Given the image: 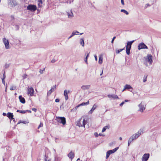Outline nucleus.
Wrapping results in <instances>:
<instances>
[{
	"label": "nucleus",
	"instance_id": "1",
	"mask_svg": "<svg viewBox=\"0 0 161 161\" xmlns=\"http://www.w3.org/2000/svg\"><path fill=\"white\" fill-rule=\"evenodd\" d=\"M55 119L57 122L64 125L66 124V119L64 117H56Z\"/></svg>",
	"mask_w": 161,
	"mask_h": 161
},
{
	"label": "nucleus",
	"instance_id": "2",
	"mask_svg": "<svg viewBox=\"0 0 161 161\" xmlns=\"http://www.w3.org/2000/svg\"><path fill=\"white\" fill-rule=\"evenodd\" d=\"M37 9L36 5L30 4L27 7V10H29L31 12H34Z\"/></svg>",
	"mask_w": 161,
	"mask_h": 161
},
{
	"label": "nucleus",
	"instance_id": "3",
	"mask_svg": "<svg viewBox=\"0 0 161 161\" xmlns=\"http://www.w3.org/2000/svg\"><path fill=\"white\" fill-rule=\"evenodd\" d=\"M8 4L9 6L12 8L14 7L18 4L16 0H8Z\"/></svg>",
	"mask_w": 161,
	"mask_h": 161
},
{
	"label": "nucleus",
	"instance_id": "4",
	"mask_svg": "<svg viewBox=\"0 0 161 161\" xmlns=\"http://www.w3.org/2000/svg\"><path fill=\"white\" fill-rule=\"evenodd\" d=\"M119 148V147H116L114 149H112V150H110L108 151L106 153V159H107L109 157L110 155L112 153H115V152H116L117 150Z\"/></svg>",
	"mask_w": 161,
	"mask_h": 161
},
{
	"label": "nucleus",
	"instance_id": "5",
	"mask_svg": "<svg viewBox=\"0 0 161 161\" xmlns=\"http://www.w3.org/2000/svg\"><path fill=\"white\" fill-rule=\"evenodd\" d=\"M138 49L139 50L142 49H148V47L143 42H141L140 43L138 46Z\"/></svg>",
	"mask_w": 161,
	"mask_h": 161
},
{
	"label": "nucleus",
	"instance_id": "6",
	"mask_svg": "<svg viewBox=\"0 0 161 161\" xmlns=\"http://www.w3.org/2000/svg\"><path fill=\"white\" fill-rule=\"evenodd\" d=\"M152 57V55L151 54H149L147 55V58H146V60L148 62L150 65L153 62Z\"/></svg>",
	"mask_w": 161,
	"mask_h": 161
},
{
	"label": "nucleus",
	"instance_id": "7",
	"mask_svg": "<svg viewBox=\"0 0 161 161\" xmlns=\"http://www.w3.org/2000/svg\"><path fill=\"white\" fill-rule=\"evenodd\" d=\"M150 156L149 153H145L142 156V161H147Z\"/></svg>",
	"mask_w": 161,
	"mask_h": 161
},
{
	"label": "nucleus",
	"instance_id": "8",
	"mask_svg": "<svg viewBox=\"0 0 161 161\" xmlns=\"http://www.w3.org/2000/svg\"><path fill=\"white\" fill-rule=\"evenodd\" d=\"M3 42L5 44V47L6 49H8L9 48V42L8 40H6L5 38L3 39Z\"/></svg>",
	"mask_w": 161,
	"mask_h": 161
},
{
	"label": "nucleus",
	"instance_id": "9",
	"mask_svg": "<svg viewBox=\"0 0 161 161\" xmlns=\"http://www.w3.org/2000/svg\"><path fill=\"white\" fill-rule=\"evenodd\" d=\"M34 91L32 87H30L28 89V94H30V96H32L34 95Z\"/></svg>",
	"mask_w": 161,
	"mask_h": 161
},
{
	"label": "nucleus",
	"instance_id": "10",
	"mask_svg": "<svg viewBox=\"0 0 161 161\" xmlns=\"http://www.w3.org/2000/svg\"><path fill=\"white\" fill-rule=\"evenodd\" d=\"M142 103L139 104L138 105V106L139 108V109L138 110V111H140L141 112H143L144 110H145V107H144V105H142Z\"/></svg>",
	"mask_w": 161,
	"mask_h": 161
},
{
	"label": "nucleus",
	"instance_id": "11",
	"mask_svg": "<svg viewBox=\"0 0 161 161\" xmlns=\"http://www.w3.org/2000/svg\"><path fill=\"white\" fill-rule=\"evenodd\" d=\"M134 40H132L130 41H128L127 42V44L126 45V48L131 49V45L132 43L134 42Z\"/></svg>",
	"mask_w": 161,
	"mask_h": 161
},
{
	"label": "nucleus",
	"instance_id": "12",
	"mask_svg": "<svg viewBox=\"0 0 161 161\" xmlns=\"http://www.w3.org/2000/svg\"><path fill=\"white\" fill-rule=\"evenodd\" d=\"M7 116L10 119V122H11L13 119H14V115L13 113L8 112L7 114Z\"/></svg>",
	"mask_w": 161,
	"mask_h": 161
},
{
	"label": "nucleus",
	"instance_id": "13",
	"mask_svg": "<svg viewBox=\"0 0 161 161\" xmlns=\"http://www.w3.org/2000/svg\"><path fill=\"white\" fill-rule=\"evenodd\" d=\"M97 105L96 104H94L93 107H92L91 109L89 111L88 114H92L93 111L96 109L97 107Z\"/></svg>",
	"mask_w": 161,
	"mask_h": 161
},
{
	"label": "nucleus",
	"instance_id": "14",
	"mask_svg": "<svg viewBox=\"0 0 161 161\" xmlns=\"http://www.w3.org/2000/svg\"><path fill=\"white\" fill-rule=\"evenodd\" d=\"M69 92V91H67L66 90H64V95L65 97V100H67L68 99V93Z\"/></svg>",
	"mask_w": 161,
	"mask_h": 161
},
{
	"label": "nucleus",
	"instance_id": "15",
	"mask_svg": "<svg viewBox=\"0 0 161 161\" xmlns=\"http://www.w3.org/2000/svg\"><path fill=\"white\" fill-rule=\"evenodd\" d=\"M108 96L109 98H112L114 99H119V98L118 97V96L115 94H108Z\"/></svg>",
	"mask_w": 161,
	"mask_h": 161
},
{
	"label": "nucleus",
	"instance_id": "16",
	"mask_svg": "<svg viewBox=\"0 0 161 161\" xmlns=\"http://www.w3.org/2000/svg\"><path fill=\"white\" fill-rule=\"evenodd\" d=\"M19 100L20 102L22 103H25V98L22 97L21 95L19 96Z\"/></svg>",
	"mask_w": 161,
	"mask_h": 161
},
{
	"label": "nucleus",
	"instance_id": "17",
	"mask_svg": "<svg viewBox=\"0 0 161 161\" xmlns=\"http://www.w3.org/2000/svg\"><path fill=\"white\" fill-rule=\"evenodd\" d=\"M132 87L130 85L126 84L125 86V89L128 90L131 92H132V90H130V89H132Z\"/></svg>",
	"mask_w": 161,
	"mask_h": 161
},
{
	"label": "nucleus",
	"instance_id": "18",
	"mask_svg": "<svg viewBox=\"0 0 161 161\" xmlns=\"http://www.w3.org/2000/svg\"><path fill=\"white\" fill-rule=\"evenodd\" d=\"M68 156L71 160H72L74 157L75 154L71 151L68 154Z\"/></svg>",
	"mask_w": 161,
	"mask_h": 161
},
{
	"label": "nucleus",
	"instance_id": "19",
	"mask_svg": "<svg viewBox=\"0 0 161 161\" xmlns=\"http://www.w3.org/2000/svg\"><path fill=\"white\" fill-rule=\"evenodd\" d=\"M135 139V138H134L133 136L132 135L129 138L128 143V146H129L130 145V143L134 140Z\"/></svg>",
	"mask_w": 161,
	"mask_h": 161
},
{
	"label": "nucleus",
	"instance_id": "20",
	"mask_svg": "<svg viewBox=\"0 0 161 161\" xmlns=\"http://www.w3.org/2000/svg\"><path fill=\"white\" fill-rule=\"evenodd\" d=\"M90 85H83L81 87V88L83 90H87L89 89Z\"/></svg>",
	"mask_w": 161,
	"mask_h": 161
},
{
	"label": "nucleus",
	"instance_id": "21",
	"mask_svg": "<svg viewBox=\"0 0 161 161\" xmlns=\"http://www.w3.org/2000/svg\"><path fill=\"white\" fill-rule=\"evenodd\" d=\"M77 33H79V32L76 31H73L71 35L68 38V39H69V38H71L75 35H77Z\"/></svg>",
	"mask_w": 161,
	"mask_h": 161
},
{
	"label": "nucleus",
	"instance_id": "22",
	"mask_svg": "<svg viewBox=\"0 0 161 161\" xmlns=\"http://www.w3.org/2000/svg\"><path fill=\"white\" fill-rule=\"evenodd\" d=\"M89 103V101H88L87 102L85 103V102H83L82 103H80V104H79L78 106H77L76 107H79L80 106H82L85 105H87Z\"/></svg>",
	"mask_w": 161,
	"mask_h": 161
},
{
	"label": "nucleus",
	"instance_id": "23",
	"mask_svg": "<svg viewBox=\"0 0 161 161\" xmlns=\"http://www.w3.org/2000/svg\"><path fill=\"white\" fill-rule=\"evenodd\" d=\"M80 44H81L83 47L84 46L85 43L84 42V39L83 38H82L80 39Z\"/></svg>",
	"mask_w": 161,
	"mask_h": 161
},
{
	"label": "nucleus",
	"instance_id": "24",
	"mask_svg": "<svg viewBox=\"0 0 161 161\" xmlns=\"http://www.w3.org/2000/svg\"><path fill=\"white\" fill-rule=\"evenodd\" d=\"M143 133V130L140 129L136 133V134H137V135H138V136L139 137L140 135H141Z\"/></svg>",
	"mask_w": 161,
	"mask_h": 161
},
{
	"label": "nucleus",
	"instance_id": "25",
	"mask_svg": "<svg viewBox=\"0 0 161 161\" xmlns=\"http://www.w3.org/2000/svg\"><path fill=\"white\" fill-rule=\"evenodd\" d=\"M103 58L102 56L100 55L99 57L98 63L99 64H101L103 63Z\"/></svg>",
	"mask_w": 161,
	"mask_h": 161
},
{
	"label": "nucleus",
	"instance_id": "26",
	"mask_svg": "<svg viewBox=\"0 0 161 161\" xmlns=\"http://www.w3.org/2000/svg\"><path fill=\"white\" fill-rule=\"evenodd\" d=\"M109 127L108 125H106V126L104 127L103 128V129L102 130V132H103L106 130V129H109Z\"/></svg>",
	"mask_w": 161,
	"mask_h": 161
},
{
	"label": "nucleus",
	"instance_id": "27",
	"mask_svg": "<svg viewBox=\"0 0 161 161\" xmlns=\"http://www.w3.org/2000/svg\"><path fill=\"white\" fill-rule=\"evenodd\" d=\"M67 14L69 17H72L73 16V14L71 10H70L69 13L67 12Z\"/></svg>",
	"mask_w": 161,
	"mask_h": 161
},
{
	"label": "nucleus",
	"instance_id": "28",
	"mask_svg": "<svg viewBox=\"0 0 161 161\" xmlns=\"http://www.w3.org/2000/svg\"><path fill=\"white\" fill-rule=\"evenodd\" d=\"M77 125L79 127H82V125L80 123V119H79L78 121L77 122Z\"/></svg>",
	"mask_w": 161,
	"mask_h": 161
},
{
	"label": "nucleus",
	"instance_id": "29",
	"mask_svg": "<svg viewBox=\"0 0 161 161\" xmlns=\"http://www.w3.org/2000/svg\"><path fill=\"white\" fill-rule=\"evenodd\" d=\"M121 12H123L125 13L126 15H128L129 14V12L127 11L126 10L124 9H122L121 10Z\"/></svg>",
	"mask_w": 161,
	"mask_h": 161
},
{
	"label": "nucleus",
	"instance_id": "30",
	"mask_svg": "<svg viewBox=\"0 0 161 161\" xmlns=\"http://www.w3.org/2000/svg\"><path fill=\"white\" fill-rule=\"evenodd\" d=\"M56 85H55L53 86L51 88V89L50 90V91L53 92L54 91L55 89L56 88Z\"/></svg>",
	"mask_w": 161,
	"mask_h": 161
},
{
	"label": "nucleus",
	"instance_id": "31",
	"mask_svg": "<svg viewBox=\"0 0 161 161\" xmlns=\"http://www.w3.org/2000/svg\"><path fill=\"white\" fill-rule=\"evenodd\" d=\"M130 49L126 48V53L127 55H129L130 54Z\"/></svg>",
	"mask_w": 161,
	"mask_h": 161
},
{
	"label": "nucleus",
	"instance_id": "32",
	"mask_svg": "<svg viewBox=\"0 0 161 161\" xmlns=\"http://www.w3.org/2000/svg\"><path fill=\"white\" fill-rule=\"evenodd\" d=\"M124 48L123 49H118V50L117 49L116 51V53L117 54H118V53H119L120 52H121L122 51L124 50Z\"/></svg>",
	"mask_w": 161,
	"mask_h": 161
},
{
	"label": "nucleus",
	"instance_id": "33",
	"mask_svg": "<svg viewBox=\"0 0 161 161\" xmlns=\"http://www.w3.org/2000/svg\"><path fill=\"white\" fill-rule=\"evenodd\" d=\"M147 75H145L144 76V79H143V82H145L146 81H147Z\"/></svg>",
	"mask_w": 161,
	"mask_h": 161
},
{
	"label": "nucleus",
	"instance_id": "34",
	"mask_svg": "<svg viewBox=\"0 0 161 161\" xmlns=\"http://www.w3.org/2000/svg\"><path fill=\"white\" fill-rule=\"evenodd\" d=\"M86 124V120H85V119H84L83 122H82V126H84L85 127V125Z\"/></svg>",
	"mask_w": 161,
	"mask_h": 161
},
{
	"label": "nucleus",
	"instance_id": "35",
	"mask_svg": "<svg viewBox=\"0 0 161 161\" xmlns=\"http://www.w3.org/2000/svg\"><path fill=\"white\" fill-rule=\"evenodd\" d=\"M132 136L135 139H137L138 137V135H137V134L136 133L133 134Z\"/></svg>",
	"mask_w": 161,
	"mask_h": 161
},
{
	"label": "nucleus",
	"instance_id": "36",
	"mask_svg": "<svg viewBox=\"0 0 161 161\" xmlns=\"http://www.w3.org/2000/svg\"><path fill=\"white\" fill-rule=\"evenodd\" d=\"M15 30L16 31L18 30L19 28V25H15Z\"/></svg>",
	"mask_w": 161,
	"mask_h": 161
},
{
	"label": "nucleus",
	"instance_id": "37",
	"mask_svg": "<svg viewBox=\"0 0 161 161\" xmlns=\"http://www.w3.org/2000/svg\"><path fill=\"white\" fill-rule=\"evenodd\" d=\"M10 89V90L11 91L15 90L16 89V87L15 86L14 87V86H11Z\"/></svg>",
	"mask_w": 161,
	"mask_h": 161
},
{
	"label": "nucleus",
	"instance_id": "38",
	"mask_svg": "<svg viewBox=\"0 0 161 161\" xmlns=\"http://www.w3.org/2000/svg\"><path fill=\"white\" fill-rule=\"evenodd\" d=\"M43 126V123L42 122H40V124L38 126L37 128L38 129H39L40 128V127H42Z\"/></svg>",
	"mask_w": 161,
	"mask_h": 161
},
{
	"label": "nucleus",
	"instance_id": "39",
	"mask_svg": "<svg viewBox=\"0 0 161 161\" xmlns=\"http://www.w3.org/2000/svg\"><path fill=\"white\" fill-rule=\"evenodd\" d=\"M90 53H88L87 52H86V54H87V55L86 56V58H85L88 59V57L89 56Z\"/></svg>",
	"mask_w": 161,
	"mask_h": 161
},
{
	"label": "nucleus",
	"instance_id": "40",
	"mask_svg": "<svg viewBox=\"0 0 161 161\" xmlns=\"http://www.w3.org/2000/svg\"><path fill=\"white\" fill-rule=\"evenodd\" d=\"M90 53H88L87 52H86V54H87V55L86 56V58H85L88 59V57L89 56Z\"/></svg>",
	"mask_w": 161,
	"mask_h": 161
},
{
	"label": "nucleus",
	"instance_id": "41",
	"mask_svg": "<svg viewBox=\"0 0 161 161\" xmlns=\"http://www.w3.org/2000/svg\"><path fill=\"white\" fill-rule=\"evenodd\" d=\"M90 53H88L87 52H86V54H87V55L86 56V58H85L88 59V57L89 56Z\"/></svg>",
	"mask_w": 161,
	"mask_h": 161
},
{
	"label": "nucleus",
	"instance_id": "42",
	"mask_svg": "<svg viewBox=\"0 0 161 161\" xmlns=\"http://www.w3.org/2000/svg\"><path fill=\"white\" fill-rule=\"evenodd\" d=\"M115 143V142H110V143H109V146L110 147L112 146H113V145Z\"/></svg>",
	"mask_w": 161,
	"mask_h": 161
},
{
	"label": "nucleus",
	"instance_id": "43",
	"mask_svg": "<svg viewBox=\"0 0 161 161\" xmlns=\"http://www.w3.org/2000/svg\"><path fill=\"white\" fill-rule=\"evenodd\" d=\"M27 75L26 74H25L23 75L22 76L23 79L24 80L25 79L27 76Z\"/></svg>",
	"mask_w": 161,
	"mask_h": 161
},
{
	"label": "nucleus",
	"instance_id": "44",
	"mask_svg": "<svg viewBox=\"0 0 161 161\" xmlns=\"http://www.w3.org/2000/svg\"><path fill=\"white\" fill-rule=\"evenodd\" d=\"M59 158L58 157H55V161H59Z\"/></svg>",
	"mask_w": 161,
	"mask_h": 161
},
{
	"label": "nucleus",
	"instance_id": "45",
	"mask_svg": "<svg viewBox=\"0 0 161 161\" xmlns=\"http://www.w3.org/2000/svg\"><path fill=\"white\" fill-rule=\"evenodd\" d=\"M44 70H45V69H40L39 72L40 73L42 74L43 73V71Z\"/></svg>",
	"mask_w": 161,
	"mask_h": 161
},
{
	"label": "nucleus",
	"instance_id": "46",
	"mask_svg": "<svg viewBox=\"0 0 161 161\" xmlns=\"http://www.w3.org/2000/svg\"><path fill=\"white\" fill-rule=\"evenodd\" d=\"M116 36H114L113 38L112 39V40L111 41V42L112 43H114V41L115 40V39L116 38Z\"/></svg>",
	"mask_w": 161,
	"mask_h": 161
},
{
	"label": "nucleus",
	"instance_id": "47",
	"mask_svg": "<svg viewBox=\"0 0 161 161\" xmlns=\"http://www.w3.org/2000/svg\"><path fill=\"white\" fill-rule=\"evenodd\" d=\"M99 135V134L98 135V134L97 132H95L94 133V135L96 137H97Z\"/></svg>",
	"mask_w": 161,
	"mask_h": 161
},
{
	"label": "nucleus",
	"instance_id": "48",
	"mask_svg": "<svg viewBox=\"0 0 161 161\" xmlns=\"http://www.w3.org/2000/svg\"><path fill=\"white\" fill-rule=\"evenodd\" d=\"M52 92V91H50V90H49V91L47 92V95H50L51 94V93H52V92Z\"/></svg>",
	"mask_w": 161,
	"mask_h": 161
},
{
	"label": "nucleus",
	"instance_id": "49",
	"mask_svg": "<svg viewBox=\"0 0 161 161\" xmlns=\"http://www.w3.org/2000/svg\"><path fill=\"white\" fill-rule=\"evenodd\" d=\"M44 158L45 160H47V156H46V154H45V155L44 156Z\"/></svg>",
	"mask_w": 161,
	"mask_h": 161
},
{
	"label": "nucleus",
	"instance_id": "50",
	"mask_svg": "<svg viewBox=\"0 0 161 161\" xmlns=\"http://www.w3.org/2000/svg\"><path fill=\"white\" fill-rule=\"evenodd\" d=\"M12 20H14V15H12L11 16Z\"/></svg>",
	"mask_w": 161,
	"mask_h": 161
},
{
	"label": "nucleus",
	"instance_id": "51",
	"mask_svg": "<svg viewBox=\"0 0 161 161\" xmlns=\"http://www.w3.org/2000/svg\"><path fill=\"white\" fill-rule=\"evenodd\" d=\"M9 65H10V64H5V68H8L9 66Z\"/></svg>",
	"mask_w": 161,
	"mask_h": 161
},
{
	"label": "nucleus",
	"instance_id": "52",
	"mask_svg": "<svg viewBox=\"0 0 161 161\" xmlns=\"http://www.w3.org/2000/svg\"><path fill=\"white\" fill-rule=\"evenodd\" d=\"M124 103L125 102H122L120 104L119 106L122 107Z\"/></svg>",
	"mask_w": 161,
	"mask_h": 161
},
{
	"label": "nucleus",
	"instance_id": "53",
	"mask_svg": "<svg viewBox=\"0 0 161 161\" xmlns=\"http://www.w3.org/2000/svg\"><path fill=\"white\" fill-rule=\"evenodd\" d=\"M6 78V76L5 75V73L4 72L3 74V78H2V79L5 80Z\"/></svg>",
	"mask_w": 161,
	"mask_h": 161
},
{
	"label": "nucleus",
	"instance_id": "54",
	"mask_svg": "<svg viewBox=\"0 0 161 161\" xmlns=\"http://www.w3.org/2000/svg\"><path fill=\"white\" fill-rule=\"evenodd\" d=\"M121 2L122 5H125L124 0H121Z\"/></svg>",
	"mask_w": 161,
	"mask_h": 161
},
{
	"label": "nucleus",
	"instance_id": "55",
	"mask_svg": "<svg viewBox=\"0 0 161 161\" xmlns=\"http://www.w3.org/2000/svg\"><path fill=\"white\" fill-rule=\"evenodd\" d=\"M60 100L58 98H56L55 100V102L56 103H58L59 102Z\"/></svg>",
	"mask_w": 161,
	"mask_h": 161
},
{
	"label": "nucleus",
	"instance_id": "56",
	"mask_svg": "<svg viewBox=\"0 0 161 161\" xmlns=\"http://www.w3.org/2000/svg\"><path fill=\"white\" fill-rule=\"evenodd\" d=\"M38 2L39 3H41V4H42V0H38Z\"/></svg>",
	"mask_w": 161,
	"mask_h": 161
},
{
	"label": "nucleus",
	"instance_id": "57",
	"mask_svg": "<svg viewBox=\"0 0 161 161\" xmlns=\"http://www.w3.org/2000/svg\"><path fill=\"white\" fill-rule=\"evenodd\" d=\"M38 7L40 8H41L42 6V4H41V3H38Z\"/></svg>",
	"mask_w": 161,
	"mask_h": 161
},
{
	"label": "nucleus",
	"instance_id": "58",
	"mask_svg": "<svg viewBox=\"0 0 161 161\" xmlns=\"http://www.w3.org/2000/svg\"><path fill=\"white\" fill-rule=\"evenodd\" d=\"M21 114H25L26 113L25 110H20V113Z\"/></svg>",
	"mask_w": 161,
	"mask_h": 161
},
{
	"label": "nucleus",
	"instance_id": "59",
	"mask_svg": "<svg viewBox=\"0 0 161 161\" xmlns=\"http://www.w3.org/2000/svg\"><path fill=\"white\" fill-rule=\"evenodd\" d=\"M56 62V60H55V59H53L51 61V62L52 63H55V62Z\"/></svg>",
	"mask_w": 161,
	"mask_h": 161
},
{
	"label": "nucleus",
	"instance_id": "60",
	"mask_svg": "<svg viewBox=\"0 0 161 161\" xmlns=\"http://www.w3.org/2000/svg\"><path fill=\"white\" fill-rule=\"evenodd\" d=\"M32 111H34L35 112H36V111H37L36 109V108H32Z\"/></svg>",
	"mask_w": 161,
	"mask_h": 161
},
{
	"label": "nucleus",
	"instance_id": "61",
	"mask_svg": "<svg viewBox=\"0 0 161 161\" xmlns=\"http://www.w3.org/2000/svg\"><path fill=\"white\" fill-rule=\"evenodd\" d=\"M94 57H95V60L96 61H97V56L96 55H94Z\"/></svg>",
	"mask_w": 161,
	"mask_h": 161
},
{
	"label": "nucleus",
	"instance_id": "62",
	"mask_svg": "<svg viewBox=\"0 0 161 161\" xmlns=\"http://www.w3.org/2000/svg\"><path fill=\"white\" fill-rule=\"evenodd\" d=\"M84 61L86 62V63L87 64L88 62H87V59L86 58H85L84 59Z\"/></svg>",
	"mask_w": 161,
	"mask_h": 161
},
{
	"label": "nucleus",
	"instance_id": "63",
	"mask_svg": "<svg viewBox=\"0 0 161 161\" xmlns=\"http://www.w3.org/2000/svg\"><path fill=\"white\" fill-rule=\"evenodd\" d=\"M2 83H3V84L4 85H5V81L4 80L2 79Z\"/></svg>",
	"mask_w": 161,
	"mask_h": 161
},
{
	"label": "nucleus",
	"instance_id": "64",
	"mask_svg": "<svg viewBox=\"0 0 161 161\" xmlns=\"http://www.w3.org/2000/svg\"><path fill=\"white\" fill-rule=\"evenodd\" d=\"M25 111L26 112V113L27 112H29L30 113H31V111L30 110H25Z\"/></svg>",
	"mask_w": 161,
	"mask_h": 161
}]
</instances>
